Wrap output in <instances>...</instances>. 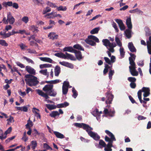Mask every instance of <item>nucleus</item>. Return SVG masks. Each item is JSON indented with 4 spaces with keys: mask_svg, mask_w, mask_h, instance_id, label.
Listing matches in <instances>:
<instances>
[{
    "mask_svg": "<svg viewBox=\"0 0 151 151\" xmlns=\"http://www.w3.org/2000/svg\"><path fill=\"white\" fill-rule=\"evenodd\" d=\"M26 78L25 80L26 83L30 86H35L39 83L37 77L30 74H27L25 76Z\"/></svg>",
    "mask_w": 151,
    "mask_h": 151,
    "instance_id": "f257e3e1",
    "label": "nucleus"
},
{
    "mask_svg": "<svg viewBox=\"0 0 151 151\" xmlns=\"http://www.w3.org/2000/svg\"><path fill=\"white\" fill-rule=\"evenodd\" d=\"M36 91L39 95L45 98L46 99L50 98L48 95L55 97L57 94V92L54 91L53 88L52 90H51L47 93H44L42 90L39 89L36 90Z\"/></svg>",
    "mask_w": 151,
    "mask_h": 151,
    "instance_id": "f03ea898",
    "label": "nucleus"
},
{
    "mask_svg": "<svg viewBox=\"0 0 151 151\" xmlns=\"http://www.w3.org/2000/svg\"><path fill=\"white\" fill-rule=\"evenodd\" d=\"M54 55L59 58L65 59H70L72 60H76L74 56L67 52L65 53V54H64L61 52L56 53L54 54Z\"/></svg>",
    "mask_w": 151,
    "mask_h": 151,
    "instance_id": "7ed1b4c3",
    "label": "nucleus"
},
{
    "mask_svg": "<svg viewBox=\"0 0 151 151\" xmlns=\"http://www.w3.org/2000/svg\"><path fill=\"white\" fill-rule=\"evenodd\" d=\"M84 129L88 133L89 135L93 138L94 140H97L100 139V136L97 133L91 131L93 130H91L89 128L88 129L87 127L86 128L85 127H84Z\"/></svg>",
    "mask_w": 151,
    "mask_h": 151,
    "instance_id": "20e7f679",
    "label": "nucleus"
},
{
    "mask_svg": "<svg viewBox=\"0 0 151 151\" xmlns=\"http://www.w3.org/2000/svg\"><path fill=\"white\" fill-rule=\"evenodd\" d=\"M105 132L110 137V138L107 136H105V139L106 141L110 142L116 140L114 135L111 132L107 130H105Z\"/></svg>",
    "mask_w": 151,
    "mask_h": 151,
    "instance_id": "39448f33",
    "label": "nucleus"
},
{
    "mask_svg": "<svg viewBox=\"0 0 151 151\" xmlns=\"http://www.w3.org/2000/svg\"><path fill=\"white\" fill-rule=\"evenodd\" d=\"M107 99L106 101V104H111L114 98V96L109 92H108L106 93Z\"/></svg>",
    "mask_w": 151,
    "mask_h": 151,
    "instance_id": "423d86ee",
    "label": "nucleus"
},
{
    "mask_svg": "<svg viewBox=\"0 0 151 151\" xmlns=\"http://www.w3.org/2000/svg\"><path fill=\"white\" fill-rule=\"evenodd\" d=\"M75 125L78 127L79 128H82L83 127V129L85 130L84 129V127H86V128H87L88 129L89 128L91 130H93V128L91 127H90L89 125L87 124H86L83 123H75Z\"/></svg>",
    "mask_w": 151,
    "mask_h": 151,
    "instance_id": "0eeeda50",
    "label": "nucleus"
},
{
    "mask_svg": "<svg viewBox=\"0 0 151 151\" xmlns=\"http://www.w3.org/2000/svg\"><path fill=\"white\" fill-rule=\"evenodd\" d=\"M129 71L131 74L133 76H137L138 75V73L137 71L136 68V67H131L129 66Z\"/></svg>",
    "mask_w": 151,
    "mask_h": 151,
    "instance_id": "6e6552de",
    "label": "nucleus"
},
{
    "mask_svg": "<svg viewBox=\"0 0 151 151\" xmlns=\"http://www.w3.org/2000/svg\"><path fill=\"white\" fill-rule=\"evenodd\" d=\"M25 70L30 74L33 75H35V70L30 66L27 65L25 67Z\"/></svg>",
    "mask_w": 151,
    "mask_h": 151,
    "instance_id": "1a4fd4ad",
    "label": "nucleus"
},
{
    "mask_svg": "<svg viewBox=\"0 0 151 151\" xmlns=\"http://www.w3.org/2000/svg\"><path fill=\"white\" fill-rule=\"evenodd\" d=\"M142 92H144L143 94V96L145 97H147L150 95V89L149 88L144 87L142 88Z\"/></svg>",
    "mask_w": 151,
    "mask_h": 151,
    "instance_id": "9d476101",
    "label": "nucleus"
},
{
    "mask_svg": "<svg viewBox=\"0 0 151 151\" xmlns=\"http://www.w3.org/2000/svg\"><path fill=\"white\" fill-rule=\"evenodd\" d=\"M73 53L75 54L76 58L78 60H80L83 58V57L82 56L81 52L80 51L75 50Z\"/></svg>",
    "mask_w": 151,
    "mask_h": 151,
    "instance_id": "9b49d317",
    "label": "nucleus"
},
{
    "mask_svg": "<svg viewBox=\"0 0 151 151\" xmlns=\"http://www.w3.org/2000/svg\"><path fill=\"white\" fill-rule=\"evenodd\" d=\"M53 85L49 84L46 85L42 88L44 91L46 92L47 93L53 88Z\"/></svg>",
    "mask_w": 151,
    "mask_h": 151,
    "instance_id": "f8f14e48",
    "label": "nucleus"
},
{
    "mask_svg": "<svg viewBox=\"0 0 151 151\" xmlns=\"http://www.w3.org/2000/svg\"><path fill=\"white\" fill-rule=\"evenodd\" d=\"M7 18L8 23H9L10 24H12L14 22V19L12 16L10 12L7 13Z\"/></svg>",
    "mask_w": 151,
    "mask_h": 151,
    "instance_id": "ddd939ff",
    "label": "nucleus"
},
{
    "mask_svg": "<svg viewBox=\"0 0 151 151\" xmlns=\"http://www.w3.org/2000/svg\"><path fill=\"white\" fill-rule=\"evenodd\" d=\"M59 63L63 66L69 68H73V65L72 64L69 63L68 62H59Z\"/></svg>",
    "mask_w": 151,
    "mask_h": 151,
    "instance_id": "4468645a",
    "label": "nucleus"
},
{
    "mask_svg": "<svg viewBox=\"0 0 151 151\" xmlns=\"http://www.w3.org/2000/svg\"><path fill=\"white\" fill-rule=\"evenodd\" d=\"M128 46L129 49L131 52H136V49L134 46L132 42H129Z\"/></svg>",
    "mask_w": 151,
    "mask_h": 151,
    "instance_id": "2eb2a0df",
    "label": "nucleus"
},
{
    "mask_svg": "<svg viewBox=\"0 0 151 151\" xmlns=\"http://www.w3.org/2000/svg\"><path fill=\"white\" fill-rule=\"evenodd\" d=\"M55 33L54 32H50L48 35V37H49L50 39L52 40L57 39L58 37V35H55Z\"/></svg>",
    "mask_w": 151,
    "mask_h": 151,
    "instance_id": "dca6fc26",
    "label": "nucleus"
},
{
    "mask_svg": "<svg viewBox=\"0 0 151 151\" xmlns=\"http://www.w3.org/2000/svg\"><path fill=\"white\" fill-rule=\"evenodd\" d=\"M149 40L147 42V48L148 53L151 55V36L149 37Z\"/></svg>",
    "mask_w": 151,
    "mask_h": 151,
    "instance_id": "f3484780",
    "label": "nucleus"
},
{
    "mask_svg": "<svg viewBox=\"0 0 151 151\" xmlns=\"http://www.w3.org/2000/svg\"><path fill=\"white\" fill-rule=\"evenodd\" d=\"M132 29H126L124 33L126 37L128 39L130 38L131 37Z\"/></svg>",
    "mask_w": 151,
    "mask_h": 151,
    "instance_id": "a211bd4d",
    "label": "nucleus"
},
{
    "mask_svg": "<svg viewBox=\"0 0 151 151\" xmlns=\"http://www.w3.org/2000/svg\"><path fill=\"white\" fill-rule=\"evenodd\" d=\"M126 24L128 29H132V25L130 17L128 18L126 20Z\"/></svg>",
    "mask_w": 151,
    "mask_h": 151,
    "instance_id": "6ab92c4d",
    "label": "nucleus"
},
{
    "mask_svg": "<svg viewBox=\"0 0 151 151\" xmlns=\"http://www.w3.org/2000/svg\"><path fill=\"white\" fill-rule=\"evenodd\" d=\"M75 50L71 46L66 47L63 49V51H68L71 52H74Z\"/></svg>",
    "mask_w": 151,
    "mask_h": 151,
    "instance_id": "aec40b11",
    "label": "nucleus"
},
{
    "mask_svg": "<svg viewBox=\"0 0 151 151\" xmlns=\"http://www.w3.org/2000/svg\"><path fill=\"white\" fill-rule=\"evenodd\" d=\"M40 59L42 61L52 63V60L50 58L47 57H40Z\"/></svg>",
    "mask_w": 151,
    "mask_h": 151,
    "instance_id": "412c9836",
    "label": "nucleus"
},
{
    "mask_svg": "<svg viewBox=\"0 0 151 151\" xmlns=\"http://www.w3.org/2000/svg\"><path fill=\"white\" fill-rule=\"evenodd\" d=\"M69 103L67 102H65L64 103L59 104L57 105L58 108H64L69 106Z\"/></svg>",
    "mask_w": 151,
    "mask_h": 151,
    "instance_id": "4be33fe9",
    "label": "nucleus"
},
{
    "mask_svg": "<svg viewBox=\"0 0 151 151\" xmlns=\"http://www.w3.org/2000/svg\"><path fill=\"white\" fill-rule=\"evenodd\" d=\"M60 71V67L58 65L56 66L55 69V75L56 76H58Z\"/></svg>",
    "mask_w": 151,
    "mask_h": 151,
    "instance_id": "5701e85b",
    "label": "nucleus"
},
{
    "mask_svg": "<svg viewBox=\"0 0 151 151\" xmlns=\"http://www.w3.org/2000/svg\"><path fill=\"white\" fill-rule=\"evenodd\" d=\"M53 132L56 136L58 138L63 139L65 138V136L63 134L58 132L55 131Z\"/></svg>",
    "mask_w": 151,
    "mask_h": 151,
    "instance_id": "b1692460",
    "label": "nucleus"
},
{
    "mask_svg": "<svg viewBox=\"0 0 151 151\" xmlns=\"http://www.w3.org/2000/svg\"><path fill=\"white\" fill-rule=\"evenodd\" d=\"M33 123L32 121L30 120V119L29 118L27 120V124L25 125V128H31V127L33 126Z\"/></svg>",
    "mask_w": 151,
    "mask_h": 151,
    "instance_id": "393cba45",
    "label": "nucleus"
},
{
    "mask_svg": "<svg viewBox=\"0 0 151 151\" xmlns=\"http://www.w3.org/2000/svg\"><path fill=\"white\" fill-rule=\"evenodd\" d=\"M88 38L89 39L92 40L96 42H99V39L95 36L93 35H89L88 36Z\"/></svg>",
    "mask_w": 151,
    "mask_h": 151,
    "instance_id": "a878e982",
    "label": "nucleus"
},
{
    "mask_svg": "<svg viewBox=\"0 0 151 151\" xmlns=\"http://www.w3.org/2000/svg\"><path fill=\"white\" fill-rule=\"evenodd\" d=\"M90 39H86L85 40V41L86 42L91 45V46H95L96 45V43L95 42H94L93 41L91 40H90Z\"/></svg>",
    "mask_w": 151,
    "mask_h": 151,
    "instance_id": "bb28decb",
    "label": "nucleus"
},
{
    "mask_svg": "<svg viewBox=\"0 0 151 151\" xmlns=\"http://www.w3.org/2000/svg\"><path fill=\"white\" fill-rule=\"evenodd\" d=\"M102 42L103 45L108 48V46H109V44H110V42L107 39H104L103 40Z\"/></svg>",
    "mask_w": 151,
    "mask_h": 151,
    "instance_id": "cd10ccee",
    "label": "nucleus"
},
{
    "mask_svg": "<svg viewBox=\"0 0 151 151\" xmlns=\"http://www.w3.org/2000/svg\"><path fill=\"white\" fill-rule=\"evenodd\" d=\"M2 5L5 7H7V6H12L13 5V2L11 1L4 2L3 3Z\"/></svg>",
    "mask_w": 151,
    "mask_h": 151,
    "instance_id": "c85d7f7f",
    "label": "nucleus"
},
{
    "mask_svg": "<svg viewBox=\"0 0 151 151\" xmlns=\"http://www.w3.org/2000/svg\"><path fill=\"white\" fill-rule=\"evenodd\" d=\"M60 114L57 111H53L50 114V116L52 117L55 118L56 116H59Z\"/></svg>",
    "mask_w": 151,
    "mask_h": 151,
    "instance_id": "c756f323",
    "label": "nucleus"
},
{
    "mask_svg": "<svg viewBox=\"0 0 151 151\" xmlns=\"http://www.w3.org/2000/svg\"><path fill=\"white\" fill-rule=\"evenodd\" d=\"M129 64L131 65V67H136V64L134 62L135 60L132 59L131 57H129Z\"/></svg>",
    "mask_w": 151,
    "mask_h": 151,
    "instance_id": "7c9ffc66",
    "label": "nucleus"
},
{
    "mask_svg": "<svg viewBox=\"0 0 151 151\" xmlns=\"http://www.w3.org/2000/svg\"><path fill=\"white\" fill-rule=\"evenodd\" d=\"M46 106L50 110L55 109L57 107L56 105L50 104H46Z\"/></svg>",
    "mask_w": 151,
    "mask_h": 151,
    "instance_id": "2f4dec72",
    "label": "nucleus"
},
{
    "mask_svg": "<svg viewBox=\"0 0 151 151\" xmlns=\"http://www.w3.org/2000/svg\"><path fill=\"white\" fill-rule=\"evenodd\" d=\"M145 35L146 36H149L151 35V31L148 27H145Z\"/></svg>",
    "mask_w": 151,
    "mask_h": 151,
    "instance_id": "473e14b6",
    "label": "nucleus"
},
{
    "mask_svg": "<svg viewBox=\"0 0 151 151\" xmlns=\"http://www.w3.org/2000/svg\"><path fill=\"white\" fill-rule=\"evenodd\" d=\"M129 12L132 13H134L136 12H137L138 14H140L141 13H142V12L141 11L139 10L138 8H137L133 10H130L129 11Z\"/></svg>",
    "mask_w": 151,
    "mask_h": 151,
    "instance_id": "72a5a7b5",
    "label": "nucleus"
},
{
    "mask_svg": "<svg viewBox=\"0 0 151 151\" xmlns=\"http://www.w3.org/2000/svg\"><path fill=\"white\" fill-rule=\"evenodd\" d=\"M73 47L76 49L81 50L84 51V49L83 48L81 45L79 44H76L74 45L73 46Z\"/></svg>",
    "mask_w": 151,
    "mask_h": 151,
    "instance_id": "f704fd0d",
    "label": "nucleus"
},
{
    "mask_svg": "<svg viewBox=\"0 0 151 151\" xmlns=\"http://www.w3.org/2000/svg\"><path fill=\"white\" fill-rule=\"evenodd\" d=\"M99 30V27H96L92 30L90 31V33L92 34H96L98 33Z\"/></svg>",
    "mask_w": 151,
    "mask_h": 151,
    "instance_id": "c9c22d12",
    "label": "nucleus"
},
{
    "mask_svg": "<svg viewBox=\"0 0 151 151\" xmlns=\"http://www.w3.org/2000/svg\"><path fill=\"white\" fill-rule=\"evenodd\" d=\"M52 65L49 64H43L40 65V67L41 68H45L51 67Z\"/></svg>",
    "mask_w": 151,
    "mask_h": 151,
    "instance_id": "e433bc0d",
    "label": "nucleus"
},
{
    "mask_svg": "<svg viewBox=\"0 0 151 151\" xmlns=\"http://www.w3.org/2000/svg\"><path fill=\"white\" fill-rule=\"evenodd\" d=\"M72 92L73 93L72 96L75 99L77 97L78 93H77V91L75 89L74 87H73L72 89Z\"/></svg>",
    "mask_w": 151,
    "mask_h": 151,
    "instance_id": "4c0bfd02",
    "label": "nucleus"
},
{
    "mask_svg": "<svg viewBox=\"0 0 151 151\" xmlns=\"http://www.w3.org/2000/svg\"><path fill=\"white\" fill-rule=\"evenodd\" d=\"M39 72L40 73L45 76H48L49 75V73L47 72V69L40 70Z\"/></svg>",
    "mask_w": 151,
    "mask_h": 151,
    "instance_id": "58836bf2",
    "label": "nucleus"
},
{
    "mask_svg": "<svg viewBox=\"0 0 151 151\" xmlns=\"http://www.w3.org/2000/svg\"><path fill=\"white\" fill-rule=\"evenodd\" d=\"M68 90V88L62 86V93L63 95L67 94Z\"/></svg>",
    "mask_w": 151,
    "mask_h": 151,
    "instance_id": "ea45409f",
    "label": "nucleus"
},
{
    "mask_svg": "<svg viewBox=\"0 0 151 151\" xmlns=\"http://www.w3.org/2000/svg\"><path fill=\"white\" fill-rule=\"evenodd\" d=\"M114 73V70H109V77L110 80H111L112 79V76Z\"/></svg>",
    "mask_w": 151,
    "mask_h": 151,
    "instance_id": "a19ab883",
    "label": "nucleus"
},
{
    "mask_svg": "<svg viewBox=\"0 0 151 151\" xmlns=\"http://www.w3.org/2000/svg\"><path fill=\"white\" fill-rule=\"evenodd\" d=\"M32 145V148L33 150H34L37 145V144L36 141H32L31 142Z\"/></svg>",
    "mask_w": 151,
    "mask_h": 151,
    "instance_id": "79ce46f5",
    "label": "nucleus"
},
{
    "mask_svg": "<svg viewBox=\"0 0 151 151\" xmlns=\"http://www.w3.org/2000/svg\"><path fill=\"white\" fill-rule=\"evenodd\" d=\"M28 107L26 106H24L23 107H19V110L24 112H27L28 111Z\"/></svg>",
    "mask_w": 151,
    "mask_h": 151,
    "instance_id": "37998d69",
    "label": "nucleus"
},
{
    "mask_svg": "<svg viewBox=\"0 0 151 151\" xmlns=\"http://www.w3.org/2000/svg\"><path fill=\"white\" fill-rule=\"evenodd\" d=\"M104 112L105 114H108L110 116H113V115L111 114V111H109L107 109H104Z\"/></svg>",
    "mask_w": 151,
    "mask_h": 151,
    "instance_id": "c03bdc74",
    "label": "nucleus"
},
{
    "mask_svg": "<svg viewBox=\"0 0 151 151\" xmlns=\"http://www.w3.org/2000/svg\"><path fill=\"white\" fill-rule=\"evenodd\" d=\"M115 40L116 43L117 44V45L121 47L122 46V43L121 42L119 38L118 37H116Z\"/></svg>",
    "mask_w": 151,
    "mask_h": 151,
    "instance_id": "a18cd8bd",
    "label": "nucleus"
},
{
    "mask_svg": "<svg viewBox=\"0 0 151 151\" xmlns=\"http://www.w3.org/2000/svg\"><path fill=\"white\" fill-rule=\"evenodd\" d=\"M57 7V9L58 11H65L66 10L67 8L66 6H64L63 8L62 6H60L59 7Z\"/></svg>",
    "mask_w": 151,
    "mask_h": 151,
    "instance_id": "49530a36",
    "label": "nucleus"
},
{
    "mask_svg": "<svg viewBox=\"0 0 151 151\" xmlns=\"http://www.w3.org/2000/svg\"><path fill=\"white\" fill-rule=\"evenodd\" d=\"M0 44L2 46H7L8 44L6 42V41L3 40H0Z\"/></svg>",
    "mask_w": 151,
    "mask_h": 151,
    "instance_id": "de8ad7c7",
    "label": "nucleus"
},
{
    "mask_svg": "<svg viewBox=\"0 0 151 151\" xmlns=\"http://www.w3.org/2000/svg\"><path fill=\"white\" fill-rule=\"evenodd\" d=\"M120 55L121 56L123 57L125 55V52L124 51V49L123 47L120 48Z\"/></svg>",
    "mask_w": 151,
    "mask_h": 151,
    "instance_id": "09e8293b",
    "label": "nucleus"
},
{
    "mask_svg": "<svg viewBox=\"0 0 151 151\" xmlns=\"http://www.w3.org/2000/svg\"><path fill=\"white\" fill-rule=\"evenodd\" d=\"M128 80L131 82L134 83L136 81V79L134 77H129L128 78Z\"/></svg>",
    "mask_w": 151,
    "mask_h": 151,
    "instance_id": "8fccbe9b",
    "label": "nucleus"
},
{
    "mask_svg": "<svg viewBox=\"0 0 151 151\" xmlns=\"http://www.w3.org/2000/svg\"><path fill=\"white\" fill-rule=\"evenodd\" d=\"M115 21L118 24L119 26L121 25H122L123 24L122 21L119 19H115Z\"/></svg>",
    "mask_w": 151,
    "mask_h": 151,
    "instance_id": "3c124183",
    "label": "nucleus"
},
{
    "mask_svg": "<svg viewBox=\"0 0 151 151\" xmlns=\"http://www.w3.org/2000/svg\"><path fill=\"white\" fill-rule=\"evenodd\" d=\"M7 120L8 121L7 124L10 125L11 123L14 121L13 118V117L10 116L9 119H7Z\"/></svg>",
    "mask_w": 151,
    "mask_h": 151,
    "instance_id": "603ef678",
    "label": "nucleus"
},
{
    "mask_svg": "<svg viewBox=\"0 0 151 151\" xmlns=\"http://www.w3.org/2000/svg\"><path fill=\"white\" fill-rule=\"evenodd\" d=\"M112 25L113 27L115 29L116 31L117 32H119V30L118 28L117 27V26L116 24L114 22H113Z\"/></svg>",
    "mask_w": 151,
    "mask_h": 151,
    "instance_id": "864d4df0",
    "label": "nucleus"
},
{
    "mask_svg": "<svg viewBox=\"0 0 151 151\" xmlns=\"http://www.w3.org/2000/svg\"><path fill=\"white\" fill-rule=\"evenodd\" d=\"M28 139V137L26 136V132H24L23 134V136L22 138V139L24 142L26 141Z\"/></svg>",
    "mask_w": 151,
    "mask_h": 151,
    "instance_id": "5fc2aeb1",
    "label": "nucleus"
},
{
    "mask_svg": "<svg viewBox=\"0 0 151 151\" xmlns=\"http://www.w3.org/2000/svg\"><path fill=\"white\" fill-rule=\"evenodd\" d=\"M99 144L100 145L104 147H105L106 146V145L105 142L102 140H99Z\"/></svg>",
    "mask_w": 151,
    "mask_h": 151,
    "instance_id": "6e6d98bb",
    "label": "nucleus"
},
{
    "mask_svg": "<svg viewBox=\"0 0 151 151\" xmlns=\"http://www.w3.org/2000/svg\"><path fill=\"white\" fill-rule=\"evenodd\" d=\"M19 46L22 50H26L27 48V46L22 43L21 44L19 45Z\"/></svg>",
    "mask_w": 151,
    "mask_h": 151,
    "instance_id": "4d7b16f0",
    "label": "nucleus"
},
{
    "mask_svg": "<svg viewBox=\"0 0 151 151\" xmlns=\"http://www.w3.org/2000/svg\"><path fill=\"white\" fill-rule=\"evenodd\" d=\"M44 147L47 150L50 149L51 150H52V148L46 143L44 144Z\"/></svg>",
    "mask_w": 151,
    "mask_h": 151,
    "instance_id": "13d9d810",
    "label": "nucleus"
},
{
    "mask_svg": "<svg viewBox=\"0 0 151 151\" xmlns=\"http://www.w3.org/2000/svg\"><path fill=\"white\" fill-rule=\"evenodd\" d=\"M47 4L50 7H52L55 8L57 7V6L55 5V4L49 1H48L47 2Z\"/></svg>",
    "mask_w": 151,
    "mask_h": 151,
    "instance_id": "bf43d9fd",
    "label": "nucleus"
},
{
    "mask_svg": "<svg viewBox=\"0 0 151 151\" xmlns=\"http://www.w3.org/2000/svg\"><path fill=\"white\" fill-rule=\"evenodd\" d=\"M22 20L26 24L27 23L29 20V19L27 17H24L22 18Z\"/></svg>",
    "mask_w": 151,
    "mask_h": 151,
    "instance_id": "052dcab7",
    "label": "nucleus"
},
{
    "mask_svg": "<svg viewBox=\"0 0 151 151\" xmlns=\"http://www.w3.org/2000/svg\"><path fill=\"white\" fill-rule=\"evenodd\" d=\"M12 130V128L11 127H10L4 132V134L7 135L8 134L10 133Z\"/></svg>",
    "mask_w": 151,
    "mask_h": 151,
    "instance_id": "680f3d73",
    "label": "nucleus"
},
{
    "mask_svg": "<svg viewBox=\"0 0 151 151\" xmlns=\"http://www.w3.org/2000/svg\"><path fill=\"white\" fill-rule=\"evenodd\" d=\"M69 86V83L68 81H64V82L63 86L68 88Z\"/></svg>",
    "mask_w": 151,
    "mask_h": 151,
    "instance_id": "e2e57ef3",
    "label": "nucleus"
},
{
    "mask_svg": "<svg viewBox=\"0 0 151 151\" xmlns=\"http://www.w3.org/2000/svg\"><path fill=\"white\" fill-rule=\"evenodd\" d=\"M15 137V136H13L12 137L6 139L5 142L6 143H7L9 142L10 141L12 140L13 139H14Z\"/></svg>",
    "mask_w": 151,
    "mask_h": 151,
    "instance_id": "0e129e2a",
    "label": "nucleus"
},
{
    "mask_svg": "<svg viewBox=\"0 0 151 151\" xmlns=\"http://www.w3.org/2000/svg\"><path fill=\"white\" fill-rule=\"evenodd\" d=\"M106 62L109 65L111 64V61L109 58L106 57H104V58Z\"/></svg>",
    "mask_w": 151,
    "mask_h": 151,
    "instance_id": "69168bd1",
    "label": "nucleus"
},
{
    "mask_svg": "<svg viewBox=\"0 0 151 151\" xmlns=\"http://www.w3.org/2000/svg\"><path fill=\"white\" fill-rule=\"evenodd\" d=\"M23 58L24 59H25L29 63H34V62L31 59H30L27 58L26 57H24Z\"/></svg>",
    "mask_w": 151,
    "mask_h": 151,
    "instance_id": "338daca9",
    "label": "nucleus"
},
{
    "mask_svg": "<svg viewBox=\"0 0 151 151\" xmlns=\"http://www.w3.org/2000/svg\"><path fill=\"white\" fill-rule=\"evenodd\" d=\"M142 89L139 90L137 92V95L138 99L142 98Z\"/></svg>",
    "mask_w": 151,
    "mask_h": 151,
    "instance_id": "774afa93",
    "label": "nucleus"
}]
</instances>
